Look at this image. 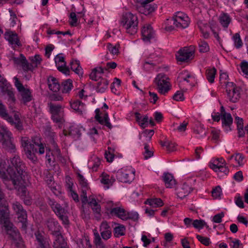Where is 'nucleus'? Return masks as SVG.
<instances>
[{"label": "nucleus", "mask_w": 248, "mask_h": 248, "mask_svg": "<svg viewBox=\"0 0 248 248\" xmlns=\"http://www.w3.org/2000/svg\"><path fill=\"white\" fill-rule=\"evenodd\" d=\"M194 132L197 134H203L206 135L205 128L203 127V125H196V126L193 128Z\"/></svg>", "instance_id": "54"}, {"label": "nucleus", "mask_w": 248, "mask_h": 248, "mask_svg": "<svg viewBox=\"0 0 248 248\" xmlns=\"http://www.w3.org/2000/svg\"><path fill=\"white\" fill-rule=\"evenodd\" d=\"M126 217V220L131 219L136 221L139 219V214L137 212H127Z\"/></svg>", "instance_id": "53"}, {"label": "nucleus", "mask_w": 248, "mask_h": 248, "mask_svg": "<svg viewBox=\"0 0 248 248\" xmlns=\"http://www.w3.org/2000/svg\"><path fill=\"white\" fill-rule=\"evenodd\" d=\"M125 231V228L124 226L119 225L114 229V235L116 237L124 235Z\"/></svg>", "instance_id": "42"}, {"label": "nucleus", "mask_w": 248, "mask_h": 248, "mask_svg": "<svg viewBox=\"0 0 248 248\" xmlns=\"http://www.w3.org/2000/svg\"><path fill=\"white\" fill-rule=\"evenodd\" d=\"M131 176L126 171H123L122 170H119L116 174V177L117 179L123 183H130L133 180V171L130 172Z\"/></svg>", "instance_id": "16"}, {"label": "nucleus", "mask_w": 248, "mask_h": 248, "mask_svg": "<svg viewBox=\"0 0 248 248\" xmlns=\"http://www.w3.org/2000/svg\"><path fill=\"white\" fill-rule=\"evenodd\" d=\"M232 39L234 41V46L237 48H239L242 46L243 43L240 38V34L238 33L234 34L232 37Z\"/></svg>", "instance_id": "47"}, {"label": "nucleus", "mask_w": 248, "mask_h": 248, "mask_svg": "<svg viewBox=\"0 0 248 248\" xmlns=\"http://www.w3.org/2000/svg\"><path fill=\"white\" fill-rule=\"evenodd\" d=\"M62 92L63 93H68L71 90L73 87L72 80L70 79H68L62 83Z\"/></svg>", "instance_id": "38"}, {"label": "nucleus", "mask_w": 248, "mask_h": 248, "mask_svg": "<svg viewBox=\"0 0 248 248\" xmlns=\"http://www.w3.org/2000/svg\"><path fill=\"white\" fill-rule=\"evenodd\" d=\"M95 119L101 124H110L107 113H100L99 109L95 110Z\"/></svg>", "instance_id": "20"}, {"label": "nucleus", "mask_w": 248, "mask_h": 248, "mask_svg": "<svg viewBox=\"0 0 248 248\" xmlns=\"http://www.w3.org/2000/svg\"><path fill=\"white\" fill-rule=\"evenodd\" d=\"M165 186L168 188L172 187L176 184L173 176L169 173H165L163 176Z\"/></svg>", "instance_id": "28"}, {"label": "nucleus", "mask_w": 248, "mask_h": 248, "mask_svg": "<svg viewBox=\"0 0 248 248\" xmlns=\"http://www.w3.org/2000/svg\"><path fill=\"white\" fill-rule=\"evenodd\" d=\"M107 47L110 53L113 55H116L119 53V50L116 46H114L109 43L107 45Z\"/></svg>", "instance_id": "64"}, {"label": "nucleus", "mask_w": 248, "mask_h": 248, "mask_svg": "<svg viewBox=\"0 0 248 248\" xmlns=\"http://www.w3.org/2000/svg\"><path fill=\"white\" fill-rule=\"evenodd\" d=\"M5 38L12 45H20L17 34L12 31H6L4 34Z\"/></svg>", "instance_id": "22"}, {"label": "nucleus", "mask_w": 248, "mask_h": 248, "mask_svg": "<svg viewBox=\"0 0 248 248\" xmlns=\"http://www.w3.org/2000/svg\"><path fill=\"white\" fill-rule=\"evenodd\" d=\"M31 149H27L26 152V155L28 158L31 160L32 162H34L36 160L37 158L33 153L31 152Z\"/></svg>", "instance_id": "57"}, {"label": "nucleus", "mask_w": 248, "mask_h": 248, "mask_svg": "<svg viewBox=\"0 0 248 248\" xmlns=\"http://www.w3.org/2000/svg\"><path fill=\"white\" fill-rule=\"evenodd\" d=\"M226 86L229 100L233 103L237 102L240 97L239 88L236 87L233 82H228Z\"/></svg>", "instance_id": "9"}, {"label": "nucleus", "mask_w": 248, "mask_h": 248, "mask_svg": "<svg viewBox=\"0 0 248 248\" xmlns=\"http://www.w3.org/2000/svg\"><path fill=\"white\" fill-rule=\"evenodd\" d=\"M216 73L217 70L214 67L211 69H208L206 70V78L210 83H212L214 82V78Z\"/></svg>", "instance_id": "37"}, {"label": "nucleus", "mask_w": 248, "mask_h": 248, "mask_svg": "<svg viewBox=\"0 0 248 248\" xmlns=\"http://www.w3.org/2000/svg\"><path fill=\"white\" fill-rule=\"evenodd\" d=\"M1 92L4 94H6L8 96V101L10 102V104L14 103L16 100L14 96V94L13 91H11L9 88L8 86L6 88V90H2Z\"/></svg>", "instance_id": "43"}, {"label": "nucleus", "mask_w": 248, "mask_h": 248, "mask_svg": "<svg viewBox=\"0 0 248 248\" xmlns=\"http://www.w3.org/2000/svg\"><path fill=\"white\" fill-rule=\"evenodd\" d=\"M142 35L144 41L149 42L150 39L154 37V32L151 25L144 27L142 30Z\"/></svg>", "instance_id": "21"}, {"label": "nucleus", "mask_w": 248, "mask_h": 248, "mask_svg": "<svg viewBox=\"0 0 248 248\" xmlns=\"http://www.w3.org/2000/svg\"><path fill=\"white\" fill-rule=\"evenodd\" d=\"M113 149L110 147H108V151L105 152V157L107 160V161L111 162L113 160L114 157V154H113Z\"/></svg>", "instance_id": "49"}, {"label": "nucleus", "mask_w": 248, "mask_h": 248, "mask_svg": "<svg viewBox=\"0 0 248 248\" xmlns=\"http://www.w3.org/2000/svg\"><path fill=\"white\" fill-rule=\"evenodd\" d=\"M78 130L77 129H75L73 125L70 126L68 128H64L63 130V134L65 136L67 135H75L78 133Z\"/></svg>", "instance_id": "44"}, {"label": "nucleus", "mask_w": 248, "mask_h": 248, "mask_svg": "<svg viewBox=\"0 0 248 248\" xmlns=\"http://www.w3.org/2000/svg\"><path fill=\"white\" fill-rule=\"evenodd\" d=\"M196 237L202 244L205 246H208L211 243L209 238L207 237H205L200 235H197Z\"/></svg>", "instance_id": "56"}, {"label": "nucleus", "mask_w": 248, "mask_h": 248, "mask_svg": "<svg viewBox=\"0 0 248 248\" xmlns=\"http://www.w3.org/2000/svg\"><path fill=\"white\" fill-rule=\"evenodd\" d=\"M145 204H148L153 207L162 206L163 205L162 201L160 199H148L145 202Z\"/></svg>", "instance_id": "34"}, {"label": "nucleus", "mask_w": 248, "mask_h": 248, "mask_svg": "<svg viewBox=\"0 0 248 248\" xmlns=\"http://www.w3.org/2000/svg\"><path fill=\"white\" fill-rule=\"evenodd\" d=\"M212 117L215 122L218 123L221 119L222 124H232V123L233 119L232 115L225 111L223 106L220 107V112H213Z\"/></svg>", "instance_id": "7"}, {"label": "nucleus", "mask_w": 248, "mask_h": 248, "mask_svg": "<svg viewBox=\"0 0 248 248\" xmlns=\"http://www.w3.org/2000/svg\"><path fill=\"white\" fill-rule=\"evenodd\" d=\"M154 0H139L136 5L137 10L140 13L148 15L153 12L157 8L156 5L150 4Z\"/></svg>", "instance_id": "4"}, {"label": "nucleus", "mask_w": 248, "mask_h": 248, "mask_svg": "<svg viewBox=\"0 0 248 248\" xmlns=\"http://www.w3.org/2000/svg\"><path fill=\"white\" fill-rule=\"evenodd\" d=\"M192 188L187 184L184 183L182 187L178 190L177 192V196L181 199H183L187 195H188Z\"/></svg>", "instance_id": "27"}, {"label": "nucleus", "mask_w": 248, "mask_h": 248, "mask_svg": "<svg viewBox=\"0 0 248 248\" xmlns=\"http://www.w3.org/2000/svg\"><path fill=\"white\" fill-rule=\"evenodd\" d=\"M78 181L79 183V184L81 186L82 188H84L85 189L88 188V184L85 180V179L84 178V177L80 174L78 173Z\"/></svg>", "instance_id": "50"}, {"label": "nucleus", "mask_w": 248, "mask_h": 248, "mask_svg": "<svg viewBox=\"0 0 248 248\" xmlns=\"http://www.w3.org/2000/svg\"><path fill=\"white\" fill-rule=\"evenodd\" d=\"M55 62L58 70L65 75H69V69L66 66V62L63 57L61 54L57 55L55 58Z\"/></svg>", "instance_id": "15"}, {"label": "nucleus", "mask_w": 248, "mask_h": 248, "mask_svg": "<svg viewBox=\"0 0 248 248\" xmlns=\"http://www.w3.org/2000/svg\"><path fill=\"white\" fill-rule=\"evenodd\" d=\"M4 226L9 238L15 241H21L22 238L19 232L16 227H14L12 223H8L7 224L4 225Z\"/></svg>", "instance_id": "14"}, {"label": "nucleus", "mask_w": 248, "mask_h": 248, "mask_svg": "<svg viewBox=\"0 0 248 248\" xmlns=\"http://www.w3.org/2000/svg\"><path fill=\"white\" fill-rule=\"evenodd\" d=\"M94 243L97 248H106L99 234L97 232L94 233Z\"/></svg>", "instance_id": "46"}, {"label": "nucleus", "mask_w": 248, "mask_h": 248, "mask_svg": "<svg viewBox=\"0 0 248 248\" xmlns=\"http://www.w3.org/2000/svg\"><path fill=\"white\" fill-rule=\"evenodd\" d=\"M48 203L57 216L62 214H66V210L54 200L49 198Z\"/></svg>", "instance_id": "18"}, {"label": "nucleus", "mask_w": 248, "mask_h": 248, "mask_svg": "<svg viewBox=\"0 0 248 248\" xmlns=\"http://www.w3.org/2000/svg\"><path fill=\"white\" fill-rule=\"evenodd\" d=\"M220 24L225 28H227L231 22V18L226 14H223L219 17Z\"/></svg>", "instance_id": "41"}, {"label": "nucleus", "mask_w": 248, "mask_h": 248, "mask_svg": "<svg viewBox=\"0 0 248 248\" xmlns=\"http://www.w3.org/2000/svg\"><path fill=\"white\" fill-rule=\"evenodd\" d=\"M157 56L154 54H150L148 58L145 60L144 63L143 64V68L145 70L148 71L150 70V67L148 66H151V67H154L156 65V60Z\"/></svg>", "instance_id": "25"}, {"label": "nucleus", "mask_w": 248, "mask_h": 248, "mask_svg": "<svg viewBox=\"0 0 248 248\" xmlns=\"http://www.w3.org/2000/svg\"><path fill=\"white\" fill-rule=\"evenodd\" d=\"M108 81L105 78H102L101 80L97 83L96 91L100 93H104L108 88Z\"/></svg>", "instance_id": "32"}, {"label": "nucleus", "mask_w": 248, "mask_h": 248, "mask_svg": "<svg viewBox=\"0 0 248 248\" xmlns=\"http://www.w3.org/2000/svg\"><path fill=\"white\" fill-rule=\"evenodd\" d=\"M173 24L178 28L184 29L189 25L190 20L188 16L185 14L178 12L172 17Z\"/></svg>", "instance_id": "8"}, {"label": "nucleus", "mask_w": 248, "mask_h": 248, "mask_svg": "<svg viewBox=\"0 0 248 248\" xmlns=\"http://www.w3.org/2000/svg\"><path fill=\"white\" fill-rule=\"evenodd\" d=\"M49 107L53 122L56 123L60 124L64 123V119L61 114V106L56 105L50 103L49 104Z\"/></svg>", "instance_id": "11"}, {"label": "nucleus", "mask_w": 248, "mask_h": 248, "mask_svg": "<svg viewBox=\"0 0 248 248\" xmlns=\"http://www.w3.org/2000/svg\"><path fill=\"white\" fill-rule=\"evenodd\" d=\"M184 98L183 93L181 91H177L173 96V99L177 101H183Z\"/></svg>", "instance_id": "59"}, {"label": "nucleus", "mask_w": 248, "mask_h": 248, "mask_svg": "<svg viewBox=\"0 0 248 248\" xmlns=\"http://www.w3.org/2000/svg\"><path fill=\"white\" fill-rule=\"evenodd\" d=\"M47 83L48 87L51 91L54 92H57L59 91L60 85L55 78L49 76L47 78Z\"/></svg>", "instance_id": "26"}, {"label": "nucleus", "mask_w": 248, "mask_h": 248, "mask_svg": "<svg viewBox=\"0 0 248 248\" xmlns=\"http://www.w3.org/2000/svg\"><path fill=\"white\" fill-rule=\"evenodd\" d=\"M11 133L3 125H0V142L2 146L11 153L16 151V146L12 141Z\"/></svg>", "instance_id": "3"}, {"label": "nucleus", "mask_w": 248, "mask_h": 248, "mask_svg": "<svg viewBox=\"0 0 248 248\" xmlns=\"http://www.w3.org/2000/svg\"><path fill=\"white\" fill-rule=\"evenodd\" d=\"M71 108L78 114H81L85 110L84 104L80 101L77 100L71 103Z\"/></svg>", "instance_id": "30"}, {"label": "nucleus", "mask_w": 248, "mask_h": 248, "mask_svg": "<svg viewBox=\"0 0 248 248\" xmlns=\"http://www.w3.org/2000/svg\"><path fill=\"white\" fill-rule=\"evenodd\" d=\"M6 171L9 175L15 189L21 199L29 195L25 186L28 175L24 163L18 156H15L10 160Z\"/></svg>", "instance_id": "1"}, {"label": "nucleus", "mask_w": 248, "mask_h": 248, "mask_svg": "<svg viewBox=\"0 0 248 248\" xmlns=\"http://www.w3.org/2000/svg\"><path fill=\"white\" fill-rule=\"evenodd\" d=\"M169 78L164 74H158L155 78V82L157 86L158 92L165 94L170 90Z\"/></svg>", "instance_id": "5"}, {"label": "nucleus", "mask_w": 248, "mask_h": 248, "mask_svg": "<svg viewBox=\"0 0 248 248\" xmlns=\"http://www.w3.org/2000/svg\"><path fill=\"white\" fill-rule=\"evenodd\" d=\"M192 225L193 227L196 229H202L203 226H205L206 228H208V226L206 225L205 222L201 219H196L193 221Z\"/></svg>", "instance_id": "45"}, {"label": "nucleus", "mask_w": 248, "mask_h": 248, "mask_svg": "<svg viewBox=\"0 0 248 248\" xmlns=\"http://www.w3.org/2000/svg\"><path fill=\"white\" fill-rule=\"evenodd\" d=\"M89 199L90 201H88L87 203L92 207V210L95 214V217L97 218V219H100V206L96 202V200L94 198H91L90 197H89Z\"/></svg>", "instance_id": "23"}, {"label": "nucleus", "mask_w": 248, "mask_h": 248, "mask_svg": "<svg viewBox=\"0 0 248 248\" xmlns=\"http://www.w3.org/2000/svg\"><path fill=\"white\" fill-rule=\"evenodd\" d=\"M221 192V188L220 186H217L214 188L212 192V196L214 198H217L220 197Z\"/></svg>", "instance_id": "60"}, {"label": "nucleus", "mask_w": 248, "mask_h": 248, "mask_svg": "<svg viewBox=\"0 0 248 248\" xmlns=\"http://www.w3.org/2000/svg\"><path fill=\"white\" fill-rule=\"evenodd\" d=\"M224 217V213L221 212L220 213L217 214L215 215L213 218V222L219 223L222 221V218Z\"/></svg>", "instance_id": "61"}, {"label": "nucleus", "mask_w": 248, "mask_h": 248, "mask_svg": "<svg viewBox=\"0 0 248 248\" xmlns=\"http://www.w3.org/2000/svg\"><path fill=\"white\" fill-rule=\"evenodd\" d=\"M12 208L18 215V218L22 223V228L25 230L27 228V214L22 205L18 202L16 201L12 203Z\"/></svg>", "instance_id": "6"}, {"label": "nucleus", "mask_w": 248, "mask_h": 248, "mask_svg": "<svg viewBox=\"0 0 248 248\" xmlns=\"http://www.w3.org/2000/svg\"><path fill=\"white\" fill-rule=\"evenodd\" d=\"M0 116L3 119L6 120L8 122L11 123L13 121V119L11 117L9 116L6 112L5 106L2 104L1 101L0 100Z\"/></svg>", "instance_id": "33"}, {"label": "nucleus", "mask_w": 248, "mask_h": 248, "mask_svg": "<svg viewBox=\"0 0 248 248\" xmlns=\"http://www.w3.org/2000/svg\"><path fill=\"white\" fill-rule=\"evenodd\" d=\"M46 225L50 234L53 236H58V235L62 233V227L59 225L58 222L54 218H48L46 221Z\"/></svg>", "instance_id": "13"}, {"label": "nucleus", "mask_w": 248, "mask_h": 248, "mask_svg": "<svg viewBox=\"0 0 248 248\" xmlns=\"http://www.w3.org/2000/svg\"><path fill=\"white\" fill-rule=\"evenodd\" d=\"M142 134L143 135L144 137L148 139V140H150L154 134V130L153 129H145L143 131Z\"/></svg>", "instance_id": "62"}, {"label": "nucleus", "mask_w": 248, "mask_h": 248, "mask_svg": "<svg viewBox=\"0 0 248 248\" xmlns=\"http://www.w3.org/2000/svg\"><path fill=\"white\" fill-rule=\"evenodd\" d=\"M20 93L24 103L28 102L31 100V93L29 89H25Z\"/></svg>", "instance_id": "39"}, {"label": "nucleus", "mask_w": 248, "mask_h": 248, "mask_svg": "<svg viewBox=\"0 0 248 248\" xmlns=\"http://www.w3.org/2000/svg\"><path fill=\"white\" fill-rule=\"evenodd\" d=\"M9 211L8 205H1L0 207V222L4 225L10 223L9 222Z\"/></svg>", "instance_id": "17"}, {"label": "nucleus", "mask_w": 248, "mask_h": 248, "mask_svg": "<svg viewBox=\"0 0 248 248\" xmlns=\"http://www.w3.org/2000/svg\"><path fill=\"white\" fill-rule=\"evenodd\" d=\"M21 144L24 147L25 151L28 149H31L33 152H37V148L34 147V145L30 143L27 137L22 138Z\"/></svg>", "instance_id": "36"}, {"label": "nucleus", "mask_w": 248, "mask_h": 248, "mask_svg": "<svg viewBox=\"0 0 248 248\" xmlns=\"http://www.w3.org/2000/svg\"><path fill=\"white\" fill-rule=\"evenodd\" d=\"M88 189H85L84 188H82L81 189V202L83 204H85L88 202V197L86 195V190Z\"/></svg>", "instance_id": "63"}, {"label": "nucleus", "mask_w": 248, "mask_h": 248, "mask_svg": "<svg viewBox=\"0 0 248 248\" xmlns=\"http://www.w3.org/2000/svg\"><path fill=\"white\" fill-rule=\"evenodd\" d=\"M32 144L34 146L35 145L38 147V153L40 154H43L45 152V148L43 143L41 142V139L39 137H34L32 139Z\"/></svg>", "instance_id": "31"}, {"label": "nucleus", "mask_w": 248, "mask_h": 248, "mask_svg": "<svg viewBox=\"0 0 248 248\" xmlns=\"http://www.w3.org/2000/svg\"><path fill=\"white\" fill-rule=\"evenodd\" d=\"M199 51L200 52L204 53L207 52L209 50V46L205 42H201L199 44Z\"/></svg>", "instance_id": "51"}, {"label": "nucleus", "mask_w": 248, "mask_h": 248, "mask_svg": "<svg viewBox=\"0 0 248 248\" xmlns=\"http://www.w3.org/2000/svg\"><path fill=\"white\" fill-rule=\"evenodd\" d=\"M127 212L123 208L115 207L111 209L110 214L112 216H116L124 220H126Z\"/></svg>", "instance_id": "24"}, {"label": "nucleus", "mask_w": 248, "mask_h": 248, "mask_svg": "<svg viewBox=\"0 0 248 248\" xmlns=\"http://www.w3.org/2000/svg\"><path fill=\"white\" fill-rule=\"evenodd\" d=\"M194 53V48L193 46L189 47H185L180 49L176 54L177 60L179 62H185L189 59Z\"/></svg>", "instance_id": "12"}, {"label": "nucleus", "mask_w": 248, "mask_h": 248, "mask_svg": "<svg viewBox=\"0 0 248 248\" xmlns=\"http://www.w3.org/2000/svg\"><path fill=\"white\" fill-rule=\"evenodd\" d=\"M135 118L137 122L139 124H145V123L149 122V124H154V122L152 118L149 119L147 115L142 116L140 113L136 112L135 113Z\"/></svg>", "instance_id": "29"}, {"label": "nucleus", "mask_w": 248, "mask_h": 248, "mask_svg": "<svg viewBox=\"0 0 248 248\" xmlns=\"http://www.w3.org/2000/svg\"><path fill=\"white\" fill-rule=\"evenodd\" d=\"M241 68L244 74L248 78V62L243 61L241 63Z\"/></svg>", "instance_id": "58"}, {"label": "nucleus", "mask_w": 248, "mask_h": 248, "mask_svg": "<svg viewBox=\"0 0 248 248\" xmlns=\"http://www.w3.org/2000/svg\"><path fill=\"white\" fill-rule=\"evenodd\" d=\"M145 149V155L144 158L146 159L152 157L154 153L153 151L149 150V146L148 144H144Z\"/></svg>", "instance_id": "55"}, {"label": "nucleus", "mask_w": 248, "mask_h": 248, "mask_svg": "<svg viewBox=\"0 0 248 248\" xmlns=\"http://www.w3.org/2000/svg\"><path fill=\"white\" fill-rule=\"evenodd\" d=\"M138 23L137 16L131 13L128 12L123 15L121 24L127 33L130 35L136 33Z\"/></svg>", "instance_id": "2"}, {"label": "nucleus", "mask_w": 248, "mask_h": 248, "mask_svg": "<svg viewBox=\"0 0 248 248\" xmlns=\"http://www.w3.org/2000/svg\"><path fill=\"white\" fill-rule=\"evenodd\" d=\"M67 185H68V188L71 192L72 198L75 202H78V194L75 192L72 189L73 183L69 182V183H67Z\"/></svg>", "instance_id": "52"}, {"label": "nucleus", "mask_w": 248, "mask_h": 248, "mask_svg": "<svg viewBox=\"0 0 248 248\" xmlns=\"http://www.w3.org/2000/svg\"><path fill=\"white\" fill-rule=\"evenodd\" d=\"M20 56L22 57V62L20 65H21L23 70L25 71L32 70L33 65L31 64V63L30 64L26 59V58L22 54H21Z\"/></svg>", "instance_id": "40"}, {"label": "nucleus", "mask_w": 248, "mask_h": 248, "mask_svg": "<svg viewBox=\"0 0 248 248\" xmlns=\"http://www.w3.org/2000/svg\"><path fill=\"white\" fill-rule=\"evenodd\" d=\"M53 237H54L53 244L54 248H68L67 242L62 233Z\"/></svg>", "instance_id": "19"}, {"label": "nucleus", "mask_w": 248, "mask_h": 248, "mask_svg": "<svg viewBox=\"0 0 248 248\" xmlns=\"http://www.w3.org/2000/svg\"><path fill=\"white\" fill-rule=\"evenodd\" d=\"M30 59L31 61V64L33 65V69L34 67H36L42 61V59L39 55H35L34 57H31Z\"/></svg>", "instance_id": "48"}, {"label": "nucleus", "mask_w": 248, "mask_h": 248, "mask_svg": "<svg viewBox=\"0 0 248 248\" xmlns=\"http://www.w3.org/2000/svg\"><path fill=\"white\" fill-rule=\"evenodd\" d=\"M71 69L78 75L83 74L81 67L80 66L79 62L77 61H73L70 62Z\"/></svg>", "instance_id": "35"}, {"label": "nucleus", "mask_w": 248, "mask_h": 248, "mask_svg": "<svg viewBox=\"0 0 248 248\" xmlns=\"http://www.w3.org/2000/svg\"><path fill=\"white\" fill-rule=\"evenodd\" d=\"M34 235L36 241V248H49L50 240L44 232L37 231L35 232Z\"/></svg>", "instance_id": "10"}]
</instances>
